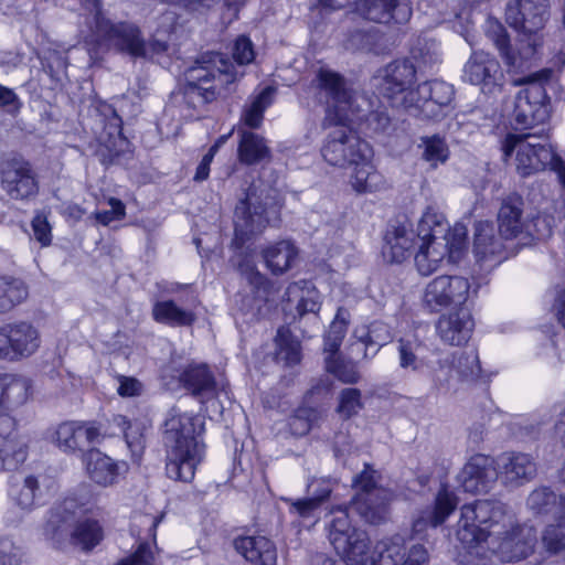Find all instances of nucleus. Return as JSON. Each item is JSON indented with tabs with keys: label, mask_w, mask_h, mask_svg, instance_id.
<instances>
[{
	"label": "nucleus",
	"mask_w": 565,
	"mask_h": 565,
	"mask_svg": "<svg viewBox=\"0 0 565 565\" xmlns=\"http://www.w3.org/2000/svg\"><path fill=\"white\" fill-rule=\"evenodd\" d=\"M312 85L318 89L319 100L328 105L322 127H337L328 135L321 149L324 160L331 166L347 167L371 159L373 150L370 145L344 126L347 110L352 107L353 97L345 87L343 77L320 68Z\"/></svg>",
	"instance_id": "obj_1"
},
{
	"label": "nucleus",
	"mask_w": 565,
	"mask_h": 565,
	"mask_svg": "<svg viewBox=\"0 0 565 565\" xmlns=\"http://www.w3.org/2000/svg\"><path fill=\"white\" fill-rule=\"evenodd\" d=\"M204 420L199 415L182 413L173 407L164 422L163 439L168 448L167 476L173 480L190 482L201 461L204 445L200 437Z\"/></svg>",
	"instance_id": "obj_2"
},
{
	"label": "nucleus",
	"mask_w": 565,
	"mask_h": 565,
	"mask_svg": "<svg viewBox=\"0 0 565 565\" xmlns=\"http://www.w3.org/2000/svg\"><path fill=\"white\" fill-rule=\"evenodd\" d=\"M550 18V0H510L505 8L507 23L525 40L519 49V55L511 52L508 34L500 23L491 25V35L505 63L512 67H522V61L531 60L540 44L536 36Z\"/></svg>",
	"instance_id": "obj_3"
},
{
	"label": "nucleus",
	"mask_w": 565,
	"mask_h": 565,
	"mask_svg": "<svg viewBox=\"0 0 565 565\" xmlns=\"http://www.w3.org/2000/svg\"><path fill=\"white\" fill-rule=\"evenodd\" d=\"M237 71L222 53L209 52L185 72L182 87L184 103L189 108L198 109L214 102L223 88L234 83Z\"/></svg>",
	"instance_id": "obj_4"
},
{
	"label": "nucleus",
	"mask_w": 565,
	"mask_h": 565,
	"mask_svg": "<svg viewBox=\"0 0 565 565\" xmlns=\"http://www.w3.org/2000/svg\"><path fill=\"white\" fill-rule=\"evenodd\" d=\"M281 204L277 191L263 181H252L243 189L234 214V244L242 247L250 235L263 232L280 221Z\"/></svg>",
	"instance_id": "obj_5"
},
{
	"label": "nucleus",
	"mask_w": 565,
	"mask_h": 565,
	"mask_svg": "<svg viewBox=\"0 0 565 565\" xmlns=\"http://www.w3.org/2000/svg\"><path fill=\"white\" fill-rule=\"evenodd\" d=\"M75 509V500L65 499L52 512L44 535L56 548H62L70 541L82 551L89 552L103 541L104 531L96 520H77Z\"/></svg>",
	"instance_id": "obj_6"
},
{
	"label": "nucleus",
	"mask_w": 565,
	"mask_h": 565,
	"mask_svg": "<svg viewBox=\"0 0 565 565\" xmlns=\"http://www.w3.org/2000/svg\"><path fill=\"white\" fill-rule=\"evenodd\" d=\"M512 523L513 518L502 502L477 500L461 508L457 537L465 546L471 547L491 535L499 537L502 530L512 526Z\"/></svg>",
	"instance_id": "obj_7"
},
{
	"label": "nucleus",
	"mask_w": 565,
	"mask_h": 565,
	"mask_svg": "<svg viewBox=\"0 0 565 565\" xmlns=\"http://www.w3.org/2000/svg\"><path fill=\"white\" fill-rule=\"evenodd\" d=\"M450 227L443 214L428 209L417 225V238L422 242L414 260L418 273L428 276L438 269L449 254Z\"/></svg>",
	"instance_id": "obj_8"
},
{
	"label": "nucleus",
	"mask_w": 565,
	"mask_h": 565,
	"mask_svg": "<svg viewBox=\"0 0 565 565\" xmlns=\"http://www.w3.org/2000/svg\"><path fill=\"white\" fill-rule=\"evenodd\" d=\"M92 4L95 12V35L100 44L134 58L147 57V43L136 24L126 21L115 23L107 19L100 0H93Z\"/></svg>",
	"instance_id": "obj_9"
},
{
	"label": "nucleus",
	"mask_w": 565,
	"mask_h": 565,
	"mask_svg": "<svg viewBox=\"0 0 565 565\" xmlns=\"http://www.w3.org/2000/svg\"><path fill=\"white\" fill-rule=\"evenodd\" d=\"M379 478L377 472L366 465L365 469L354 478L355 494L349 507L371 524L385 520L392 498L387 489L379 486Z\"/></svg>",
	"instance_id": "obj_10"
},
{
	"label": "nucleus",
	"mask_w": 565,
	"mask_h": 565,
	"mask_svg": "<svg viewBox=\"0 0 565 565\" xmlns=\"http://www.w3.org/2000/svg\"><path fill=\"white\" fill-rule=\"evenodd\" d=\"M332 515L327 527L330 544L340 556L348 559L350 565L361 562L364 551L370 545L367 534L352 525L348 508L339 507L332 511Z\"/></svg>",
	"instance_id": "obj_11"
},
{
	"label": "nucleus",
	"mask_w": 565,
	"mask_h": 565,
	"mask_svg": "<svg viewBox=\"0 0 565 565\" xmlns=\"http://www.w3.org/2000/svg\"><path fill=\"white\" fill-rule=\"evenodd\" d=\"M0 186L15 201L30 200L39 192V181L32 164L14 153L0 157Z\"/></svg>",
	"instance_id": "obj_12"
},
{
	"label": "nucleus",
	"mask_w": 565,
	"mask_h": 565,
	"mask_svg": "<svg viewBox=\"0 0 565 565\" xmlns=\"http://www.w3.org/2000/svg\"><path fill=\"white\" fill-rule=\"evenodd\" d=\"M521 83L527 86L515 96L511 122L514 129H531L548 118V97L543 84L532 77Z\"/></svg>",
	"instance_id": "obj_13"
},
{
	"label": "nucleus",
	"mask_w": 565,
	"mask_h": 565,
	"mask_svg": "<svg viewBox=\"0 0 565 565\" xmlns=\"http://www.w3.org/2000/svg\"><path fill=\"white\" fill-rule=\"evenodd\" d=\"M40 343V332L29 321H13L0 327V360L26 359L38 351Z\"/></svg>",
	"instance_id": "obj_14"
},
{
	"label": "nucleus",
	"mask_w": 565,
	"mask_h": 565,
	"mask_svg": "<svg viewBox=\"0 0 565 565\" xmlns=\"http://www.w3.org/2000/svg\"><path fill=\"white\" fill-rule=\"evenodd\" d=\"M470 290L467 278L441 275L427 284L423 295V306L430 312H439L447 307L466 302Z\"/></svg>",
	"instance_id": "obj_15"
},
{
	"label": "nucleus",
	"mask_w": 565,
	"mask_h": 565,
	"mask_svg": "<svg viewBox=\"0 0 565 565\" xmlns=\"http://www.w3.org/2000/svg\"><path fill=\"white\" fill-rule=\"evenodd\" d=\"M462 78L465 82L480 86L483 92L491 93L500 86L503 72L493 55L484 51H475L463 66Z\"/></svg>",
	"instance_id": "obj_16"
},
{
	"label": "nucleus",
	"mask_w": 565,
	"mask_h": 565,
	"mask_svg": "<svg viewBox=\"0 0 565 565\" xmlns=\"http://www.w3.org/2000/svg\"><path fill=\"white\" fill-rule=\"evenodd\" d=\"M28 457V445L15 431V419L0 413V469L17 470Z\"/></svg>",
	"instance_id": "obj_17"
},
{
	"label": "nucleus",
	"mask_w": 565,
	"mask_h": 565,
	"mask_svg": "<svg viewBox=\"0 0 565 565\" xmlns=\"http://www.w3.org/2000/svg\"><path fill=\"white\" fill-rule=\"evenodd\" d=\"M457 479L465 492H488L498 479L495 461L477 454L463 466Z\"/></svg>",
	"instance_id": "obj_18"
},
{
	"label": "nucleus",
	"mask_w": 565,
	"mask_h": 565,
	"mask_svg": "<svg viewBox=\"0 0 565 565\" xmlns=\"http://www.w3.org/2000/svg\"><path fill=\"white\" fill-rule=\"evenodd\" d=\"M503 537L499 542L495 553L502 562H516L526 558L534 551L537 543L536 531L527 524L512 526L510 531L502 530Z\"/></svg>",
	"instance_id": "obj_19"
},
{
	"label": "nucleus",
	"mask_w": 565,
	"mask_h": 565,
	"mask_svg": "<svg viewBox=\"0 0 565 565\" xmlns=\"http://www.w3.org/2000/svg\"><path fill=\"white\" fill-rule=\"evenodd\" d=\"M498 478L510 487H520L534 479L537 472L533 457L524 452H503L494 460Z\"/></svg>",
	"instance_id": "obj_20"
},
{
	"label": "nucleus",
	"mask_w": 565,
	"mask_h": 565,
	"mask_svg": "<svg viewBox=\"0 0 565 565\" xmlns=\"http://www.w3.org/2000/svg\"><path fill=\"white\" fill-rule=\"evenodd\" d=\"M100 439L99 426L76 420L61 423L52 437L53 443L64 452L81 450L85 446L99 443Z\"/></svg>",
	"instance_id": "obj_21"
},
{
	"label": "nucleus",
	"mask_w": 565,
	"mask_h": 565,
	"mask_svg": "<svg viewBox=\"0 0 565 565\" xmlns=\"http://www.w3.org/2000/svg\"><path fill=\"white\" fill-rule=\"evenodd\" d=\"M354 6L361 17L376 23L403 24L412 15L407 0H354Z\"/></svg>",
	"instance_id": "obj_22"
},
{
	"label": "nucleus",
	"mask_w": 565,
	"mask_h": 565,
	"mask_svg": "<svg viewBox=\"0 0 565 565\" xmlns=\"http://www.w3.org/2000/svg\"><path fill=\"white\" fill-rule=\"evenodd\" d=\"M180 382L201 403L218 396L224 386H218L209 366L204 363L189 364L180 375Z\"/></svg>",
	"instance_id": "obj_23"
},
{
	"label": "nucleus",
	"mask_w": 565,
	"mask_h": 565,
	"mask_svg": "<svg viewBox=\"0 0 565 565\" xmlns=\"http://www.w3.org/2000/svg\"><path fill=\"white\" fill-rule=\"evenodd\" d=\"M473 327L475 322L470 312L460 308L455 312L441 316L436 323V331L444 343L461 345L470 339Z\"/></svg>",
	"instance_id": "obj_24"
},
{
	"label": "nucleus",
	"mask_w": 565,
	"mask_h": 565,
	"mask_svg": "<svg viewBox=\"0 0 565 565\" xmlns=\"http://www.w3.org/2000/svg\"><path fill=\"white\" fill-rule=\"evenodd\" d=\"M416 67L409 60H396L384 70L380 93L392 102L415 81Z\"/></svg>",
	"instance_id": "obj_25"
},
{
	"label": "nucleus",
	"mask_w": 565,
	"mask_h": 565,
	"mask_svg": "<svg viewBox=\"0 0 565 565\" xmlns=\"http://www.w3.org/2000/svg\"><path fill=\"white\" fill-rule=\"evenodd\" d=\"M523 199L516 193L505 196L498 212L499 233L504 239H512L523 233L525 220L523 217Z\"/></svg>",
	"instance_id": "obj_26"
},
{
	"label": "nucleus",
	"mask_w": 565,
	"mask_h": 565,
	"mask_svg": "<svg viewBox=\"0 0 565 565\" xmlns=\"http://www.w3.org/2000/svg\"><path fill=\"white\" fill-rule=\"evenodd\" d=\"M9 498L21 510L30 512L40 502L42 489L39 478L33 475H13L9 480Z\"/></svg>",
	"instance_id": "obj_27"
},
{
	"label": "nucleus",
	"mask_w": 565,
	"mask_h": 565,
	"mask_svg": "<svg viewBox=\"0 0 565 565\" xmlns=\"http://www.w3.org/2000/svg\"><path fill=\"white\" fill-rule=\"evenodd\" d=\"M504 237L495 235V230L490 222H478L475 226V242L473 252L479 262H487L497 259L500 263L505 258L504 253Z\"/></svg>",
	"instance_id": "obj_28"
},
{
	"label": "nucleus",
	"mask_w": 565,
	"mask_h": 565,
	"mask_svg": "<svg viewBox=\"0 0 565 565\" xmlns=\"http://www.w3.org/2000/svg\"><path fill=\"white\" fill-rule=\"evenodd\" d=\"M457 505L456 495L441 488L436 497L435 507L426 509L413 522V532L415 534L423 533L427 526L436 527L445 522V520L454 512Z\"/></svg>",
	"instance_id": "obj_29"
},
{
	"label": "nucleus",
	"mask_w": 565,
	"mask_h": 565,
	"mask_svg": "<svg viewBox=\"0 0 565 565\" xmlns=\"http://www.w3.org/2000/svg\"><path fill=\"white\" fill-rule=\"evenodd\" d=\"M236 551L248 562L258 565H275L277 550L275 544L265 536H243L234 542Z\"/></svg>",
	"instance_id": "obj_30"
},
{
	"label": "nucleus",
	"mask_w": 565,
	"mask_h": 565,
	"mask_svg": "<svg viewBox=\"0 0 565 565\" xmlns=\"http://www.w3.org/2000/svg\"><path fill=\"white\" fill-rule=\"evenodd\" d=\"M415 234L406 225L392 226L384 236L383 256L391 263L408 258L414 247Z\"/></svg>",
	"instance_id": "obj_31"
},
{
	"label": "nucleus",
	"mask_w": 565,
	"mask_h": 565,
	"mask_svg": "<svg viewBox=\"0 0 565 565\" xmlns=\"http://www.w3.org/2000/svg\"><path fill=\"white\" fill-rule=\"evenodd\" d=\"M31 383L21 375L0 374V409L12 411L22 406L30 396Z\"/></svg>",
	"instance_id": "obj_32"
},
{
	"label": "nucleus",
	"mask_w": 565,
	"mask_h": 565,
	"mask_svg": "<svg viewBox=\"0 0 565 565\" xmlns=\"http://www.w3.org/2000/svg\"><path fill=\"white\" fill-rule=\"evenodd\" d=\"M403 555V537L396 535L377 542L371 553L369 547L353 565H401Z\"/></svg>",
	"instance_id": "obj_33"
},
{
	"label": "nucleus",
	"mask_w": 565,
	"mask_h": 565,
	"mask_svg": "<svg viewBox=\"0 0 565 565\" xmlns=\"http://www.w3.org/2000/svg\"><path fill=\"white\" fill-rule=\"evenodd\" d=\"M86 470L89 478L97 484H114L119 476L118 463L98 449H90L85 455Z\"/></svg>",
	"instance_id": "obj_34"
},
{
	"label": "nucleus",
	"mask_w": 565,
	"mask_h": 565,
	"mask_svg": "<svg viewBox=\"0 0 565 565\" xmlns=\"http://www.w3.org/2000/svg\"><path fill=\"white\" fill-rule=\"evenodd\" d=\"M527 507L537 514L551 515L556 520L565 519V497L557 495L548 487L533 490L527 500Z\"/></svg>",
	"instance_id": "obj_35"
},
{
	"label": "nucleus",
	"mask_w": 565,
	"mask_h": 565,
	"mask_svg": "<svg viewBox=\"0 0 565 565\" xmlns=\"http://www.w3.org/2000/svg\"><path fill=\"white\" fill-rule=\"evenodd\" d=\"M355 337L358 342L352 345L353 350L363 352V358L367 359L369 351H371V356H374L380 348L391 339V332L385 323L376 321L367 328L356 330Z\"/></svg>",
	"instance_id": "obj_36"
},
{
	"label": "nucleus",
	"mask_w": 565,
	"mask_h": 565,
	"mask_svg": "<svg viewBox=\"0 0 565 565\" xmlns=\"http://www.w3.org/2000/svg\"><path fill=\"white\" fill-rule=\"evenodd\" d=\"M297 255L296 246L289 241H280L263 250L266 266L274 275H281L290 269Z\"/></svg>",
	"instance_id": "obj_37"
},
{
	"label": "nucleus",
	"mask_w": 565,
	"mask_h": 565,
	"mask_svg": "<svg viewBox=\"0 0 565 565\" xmlns=\"http://www.w3.org/2000/svg\"><path fill=\"white\" fill-rule=\"evenodd\" d=\"M114 427L122 433L127 447L135 461L141 458L145 449V426L140 422H131L124 415H114L110 419Z\"/></svg>",
	"instance_id": "obj_38"
},
{
	"label": "nucleus",
	"mask_w": 565,
	"mask_h": 565,
	"mask_svg": "<svg viewBox=\"0 0 565 565\" xmlns=\"http://www.w3.org/2000/svg\"><path fill=\"white\" fill-rule=\"evenodd\" d=\"M423 350V342L416 338L398 339L396 351L399 367L408 373H420L426 366L425 359L420 355Z\"/></svg>",
	"instance_id": "obj_39"
},
{
	"label": "nucleus",
	"mask_w": 565,
	"mask_h": 565,
	"mask_svg": "<svg viewBox=\"0 0 565 565\" xmlns=\"http://www.w3.org/2000/svg\"><path fill=\"white\" fill-rule=\"evenodd\" d=\"M152 318L170 327H190L196 319L194 312L182 309L173 300L157 301L152 307Z\"/></svg>",
	"instance_id": "obj_40"
},
{
	"label": "nucleus",
	"mask_w": 565,
	"mask_h": 565,
	"mask_svg": "<svg viewBox=\"0 0 565 565\" xmlns=\"http://www.w3.org/2000/svg\"><path fill=\"white\" fill-rule=\"evenodd\" d=\"M241 162L252 166L270 158V150L265 139L252 131H242L238 145Z\"/></svg>",
	"instance_id": "obj_41"
},
{
	"label": "nucleus",
	"mask_w": 565,
	"mask_h": 565,
	"mask_svg": "<svg viewBox=\"0 0 565 565\" xmlns=\"http://www.w3.org/2000/svg\"><path fill=\"white\" fill-rule=\"evenodd\" d=\"M276 88L267 86L250 97L242 111V120L249 128H258L264 119V111L273 104Z\"/></svg>",
	"instance_id": "obj_42"
},
{
	"label": "nucleus",
	"mask_w": 565,
	"mask_h": 565,
	"mask_svg": "<svg viewBox=\"0 0 565 565\" xmlns=\"http://www.w3.org/2000/svg\"><path fill=\"white\" fill-rule=\"evenodd\" d=\"M393 107H403L413 116L433 117L436 110L428 105V97L419 94V85L415 89L406 88L403 94L391 102Z\"/></svg>",
	"instance_id": "obj_43"
},
{
	"label": "nucleus",
	"mask_w": 565,
	"mask_h": 565,
	"mask_svg": "<svg viewBox=\"0 0 565 565\" xmlns=\"http://www.w3.org/2000/svg\"><path fill=\"white\" fill-rule=\"evenodd\" d=\"M355 166L352 174V185L359 192H373L380 190L384 180L380 172L371 163V159L361 160L360 163H353Z\"/></svg>",
	"instance_id": "obj_44"
},
{
	"label": "nucleus",
	"mask_w": 565,
	"mask_h": 565,
	"mask_svg": "<svg viewBox=\"0 0 565 565\" xmlns=\"http://www.w3.org/2000/svg\"><path fill=\"white\" fill-rule=\"evenodd\" d=\"M29 295L26 285L17 278L0 277V313L12 310Z\"/></svg>",
	"instance_id": "obj_45"
},
{
	"label": "nucleus",
	"mask_w": 565,
	"mask_h": 565,
	"mask_svg": "<svg viewBox=\"0 0 565 565\" xmlns=\"http://www.w3.org/2000/svg\"><path fill=\"white\" fill-rule=\"evenodd\" d=\"M419 94L428 97V105L437 111L438 108L450 105L455 96V89L452 85L435 79L419 84Z\"/></svg>",
	"instance_id": "obj_46"
},
{
	"label": "nucleus",
	"mask_w": 565,
	"mask_h": 565,
	"mask_svg": "<svg viewBox=\"0 0 565 565\" xmlns=\"http://www.w3.org/2000/svg\"><path fill=\"white\" fill-rule=\"evenodd\" d=\"M350 321V313L344 308H339L337 315L331 322L329 330L324 335V352L328 354H337L341 343L347 334Z\"/></svg>",
	"instance_id": "obj_47"
},
{
	"label": "nucleus",
	"mask_w": 565,
	"mask_h": 565,
	"mask_svg": "<svg viewBox=\"0 0 565 565\" xmlns=\"http://www.w3.org/2000/svg\"><path fill=\"white\" fill-rule=\"evenodd\" d=\"M454 370L462 380H475L481 373L479 355L476 350L459 351L448 354Z\"/></svg>",
	"instance_id": "obj_48"
},
{
	"label": "nucleus",
	"mask_w": 565,
	"mask_h": 565,
	"mask_svg": "<svg viewBox=\"0 0 565 565\" xmlns=\"http://www.w3.org/2000/svg\"><path fill=\"white\" fill-rule=\"evenodd\" d=\"M321 417L322 413L318 408L299 407L289 418L288 426L290 433L298 437L305 436L319 423Z\"/></svg>",
	"instance_id": "obj_49"
},
{
	"label": "nucleus",
	"mask_w": 565,
	"mask_h": 565,
	"mask_svg": "<svg viewBox=\"0 0 565 565\" xmlns=\"http://www.w3.org/2000/svg\"><path fill=\"white\" fill-rule=\"evenodd\" d=\"M278 347V359L286 362L287 365H295L300 362V343L296 340L288 329L280 328L276 335Z\"/></svg>",
	"instance_id": "obj_50"
},
{
	"label": "nucleus",
	"mask_w": 565,
	"mask_h": 565,
	"mask_svg": "<svg viewBox=\"0 0 565 565\" xmlns=\"http://www.w3.org/2000/svg\"><path fill=\"white\" fill-rule=\"evenodd\" d=\"M422 146L424 151L422 157L430 163L431 167H437L439 163H445L449 158V148L444 138L438 135L423 137Z\"/></svg>",
	"instance_id": "obj_51"
},
{
	"label": "nucleus",
	"mask_w": 565,
	"mask_h": 565,
	"mask_svg": "<svg viewBox=\"0 0 565 565\" xmlns=\"http://www.w3.org/2000/svg\"><path fill=\"white\" fill-rule=\"evenodd\" d=\"M542 545L548 555H556L565 550V519L548 525L542 534Z\"/></svg>",
	"instance_id": "obj_52"
},
{
	"label": "nucleus",
	"mask_w": 565,
	"mask_h": 565,
	"mask_svg": "<svg viewBox=\"0 0 565 565\" xmlns=\"http://www.w3.org/2000/svg\"><path fill=\"white\" fill-rule=\"evenodd\" d=\"M326 370L332 373L340 381L344 383H356L359 381V373L355 366L351 363H347L340 359L337 354H328L324 359Z\"/></svg>",
	"instance_id": "obj_53"
},
{
	"label": "nucleus",
	"mask_w": 565,
	"mask_h": 565,
	"mask_svg": "<svg viewBox=\"0 0 565 565\" xmlns=\"http://www.w3.org/2000/svg\"><path fill=\"white\" fill-rule=\"evenodd\" d=\"M452 371L455 370L449 355L440 358L437 361V365L431 367L430 371L434 388L437 391L448 390Z\"/></svg>",
	"instance_id": "obj_54"
},
{
	"label": "nucleus",
	"mask_w": 565,
	"mask_h": 565,
	"mask_svg": "<svg viewBox=\"0 0 565 565\" xmlns=\"http://www.w3.org/2000/svg\"><path fill=\"white\" fill-rule=\"evenodd\" d=\"M361 408V392L358 388H345L340 393L338 412L343 418L356 415Z\"/></svg>",
	"instance_id": "obj_55"
},
{
	"label": "nucleus",
	"mask_w": 565,
	"mask_h": 565,
	"mask_svg": "<svg viewBox=\"0 0 565 565\" xmlns=\"http://www.w3.org/2000/svg\"><path fill=\"white\" fill-rule=\"evenodd\" d=\"M554 218L548 215H537L525 223L523 233L536 239H545L552 235Z\"/></svg>",
	"instance_id": "obj_56"
},
{
	"label": "nucleus",
	"mask_w": 565,
	"mask_h": 565,
	"mask_svg": "<svg viewBox=\"0 0 565 565\" xmlns=\"http://www.w3.org/2000/svg\"><path fill=\"white\" fill-rule=\"evenodd\" d=\"M367 128L375 135L390 136L395 131L396 125L385 111H372L366 119Z\"/></svg>",
	"instance_id": "obj_57"
},
{
	"label": "nucleus",
	"mask_w": 565,
	"mask_h": 565,
	"mask_svg": "<svg viewBox=\"0 0 565 565\" xmlns=\"http://www.w3.org/2000/svg\"><path fill=\"white\" fill-rule=\"evenodd\" d=\"M334 484L335 482L330 478H313L307 486V492L310 498L321 504L329 499Z\"/></svg>",
	"instance_id": "obj_58"
},
{
	"label": "nucleus",
	"mask_w": 565,
	"mask_h": 565,
	"mask_svg": "<svg viewBox=\"0 0 565 565\" xmlns=\"http://www.w3.org/2000/svg\"><path fill=\"white\" fill-rule=\"evenodd\" d=\"M233 58L238 65H247L254 61V45L247 36L239 35L236 39L233 47Z\"/></svg>",
	"instance_id": "obj_59"
},
{
	"label": "nucleus",
	"mask_w": 565,
	"mask_h": 565,
	"mask_svg": "<svg viewBox=\"0 0 565 565\" xmlns=\"http://www.w3.org/2000/svg\"><path fill=\"white\" fill-rule=\"evenodd\" d=\"M31 226L33 230V236L41 244V246L46 247L51 245L52 227L44 213H38L33 217Z\"/></svg>",
	"instance_id": "obj_60"
},
{
	"label": "nucleus",
	"mask_w": 565,
	"mask_h": 565,
	"mask_svg": "<svg viewBox=\"0 0 565 565\" xmlns=\"http://www.w3.org/2000/svg\"><path fill=\"white\" fill-rule=\"evenodd\" d=\"M154 555L151 545L142 542L129 556L122 558L117 565H153Z\"/></svg>",
	"instance_id": "obj_61"
},
{
	"label": "nucleus",
	"mask_w": 565,
	"mask_h": 565,
	"mask_svg": "<svg viewBox=\"0 0 565 565\" xmlns=\"http://www.w3.org/2000/svg\"><path fill=\"white\" fill-rule=\"evenodd\" d=\"M22 551L10 539L0 537V565H20Z\"/></svg>",
	"instance_id": "obj_62"
},
{
	"label": "nucleus",
	"mask_w": 565,
	"mask_h": 565,
	"mask_svg": "<svg viewBox=\"0 0 565 565\" xmlns=\"http://www.w3.org/2000/svg\"><path fill=\"white\" fill-rule=\"evenodd\" d=\"M241 276L254 288H262L266 284V278L262 275L256 266L248 259H242L237 265Z\"/></svg>",
	"instance_id": "obj_63"
},
{
	"label": "nucleus",
	"mask_w": 565,
	"mask_h": 565,
	"mask_svg": "<svg viewBox=\"0 0 565 565\" xmlns=\"http://www.w3.org/2000/svg\"><path fill=\"white\" fill-rule=\"evenodd\" d=\"M403 554L401 565H425L428 562L427 550L420 544L406 548L403 542Z\"/></svg>",
	"instance_id": "obj_64"
}]
</instances>
